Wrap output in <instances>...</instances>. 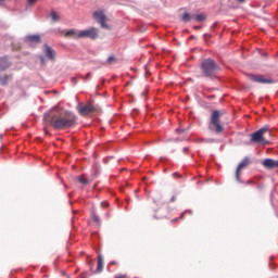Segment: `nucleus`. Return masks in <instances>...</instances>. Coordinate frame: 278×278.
<instances>
[{"instance_id": "nucleus-1", "label": "nucleus", "mask_w": 278, "mask_h": 278, "mask_svg": "<svg viewBox=\"0 0 278 278\" xmlns=\"http://www.w3.org/2000/svg\"><path fill=\"white\" fill-rule=\"evenodd\" d=\"M43 123L50 125L56 131H62L77 125V115L71 111L55 106L43 114Z\"/></svg>"}, {"instance_id": "nucleus-2", "label": "nucleus", "mask_w": 278, "mask_h": 278, "mask_svg": "<svg viewBox=\"0 0 278 278\" xmlns=\"http://www.w3.org/2000/svg\"><path fill=\"white\" fill-rule=\"evenodd\" d=\"M200 68L202 75L208 79H216V74L220 71V66H218L212 59L203 60Z\"/></svg>"}, {"instance_id": "nucleus-3", "label": "nucleus", "mask_w": 278, "mask_h": 278, "mask_svg": "<svg viewBox=\"0 0 278 278\" xmlns=\"http://www.w3.org/2000/svg\"><path fill=\"white\" fill-rule=\"evenodd\" d=\"M220 116H223L220 111L215 110L212 112L210 129L211 131H215V134H223L225 131V127L220 125Z\"/></svg>"}, {"instance_id": "nucleus-4", "label": "nucleus", "mask_w": 278, "mask_h": 278, "mask_svg": "<svg viewBox=\"0 0 278 278\" xmlns=\"http://www.w3.org/2000/svg\"><path fill=\"white\" fill-rule=\"evenodd\" d=\"M266 134H270V128L268 126L262 127L251 136V142H255L256 144H268V140H266Z\"/></svg>"}, {"instance_id": "nucleus-5", "label": "nucleus", "mask_w": 278, "mask_h": 278, "mask_svg": "<svg viewBox=\"0 0 278 278\" xmlns=\"http://www.w3.org/2000/svg\"><path fill=\"white\" fill-rule=\"evenodd\" d=\"M93 18L94 21L100 23L102 29H110V26L108 25V17L105 16V13H103L102 10L93 12Z\"/></svg>"}, {"instance_id": "nucleus-6", "label": "nucleus", "mask_w": 278, "mask_h": 278, "mask_svg": "<svg viewBox=\"0 0 278 278\" xmlns=\"http://www.w3.org/2000/svg\"><path fill=\"white\" fill-rule=\"evenodd\" d=\"M97 110H99V106L94 105L93 102L78 106L80 116H88V114H92L93 112H97Z\"/></svg>"}, {"instance_id": "nucleus-7", "label": "nucleus", "mask_w": 278, "mask_h": 278, "mask_svg": "<svg viewBox=\"0 0 278 278\" xmlns=\"http://www.w3.org/2000/svg\"><path fill=\"white\" fill-rule=\"evenodd\" d=\"M80 38H90V40H97L99 38V30L94 27L86 29V30H79Z\"/></svg>"}, {"instance_id": "nucleus-8", "label": "nucleus", "mask_w": 278, "mask_h": 278, "mask_svg": "<svg viewBox=\"0 0 278 278\" xmlns=\"http://www.w3.org/2000/svg\"><path fill=\"white\" fill-rule=\"evenodd\" d=\"M248 79L250 81H255L256 84H273V79L270 78H264L262 75H254V74H248L247 75Z\"/></svg>"}, {"instance_id": "nucleus-9", "label": "nucleus", "mask_w": 278, "mask_h": 278, "mask_svg": "<svg viewBox=\"0 0 278 278\" xmlns=\"http://www.w3.org/2000/svg\"><path fill=\"white\" fill-rule=\"evenodd\" d=\"M249 164H251V161L249 160V157H244L241 163L238 165L237 170H236V180L240 181V172L244 170V168H247V166H249Z\"/></svg>"}, {"instance_id": "nucleus-10", "label": "nucleus", "mask_w": 278, "mask_h": 278, "mask_svg": "<svg viewBox=\"0 0 278 278\" xmlns=\"http://www.w3.org/2000/svg\"><path fill=\"white\" fill-rule=\"evenodd\" d=\"M43 54L48 60H50V62H55V50H53L49 45L43 46Z\"/></svg>"}, {"instance_id": "nucleus-11", "label": "nucleus", "mask_w": 278, "mask_h": 278, "mask_svg": "<svg viewBox=\"0 0 278 278\" xmlns=\"http://www.w3.org/2000/svg\"><path fill=\"white\" fill-rule=\"evenodd\" d=\"M11 66L12 63L8 56L0 58V72L8 71Z\"/></svg>"}, {"instance_id": "nucleus-12", "label": "nucleus", "mask_w": 278, "mask_h": 278, "mask_svg": "<svg viewBox=\"0 0 278 278\" xmlns=\"http://www.w3.org/2000/svg\"><path fill=\"white\" fill-rule=\"evenodd\" d=\"M13 79H14V75L12 74H4V75L0 74L1 86H8V84H10V81H12Z\"/></svg>"}, {"instance_id": "nucleus-13", "label": "nucleus", "mask_w": 278, "mask_h": 278, "mask_svg": "<svg viewBox=\"0 0 278 278\" xmlns=\"http://www.w3.org/2000/svg\"><path fill=\"white\" fill-rule=\"evenodd\" d=\"M65 38H74V40H79V30L70 29L65 33Z\"/></svg>"}, {"instance_id": "nucleus-14", "label": "nucleus", "mask_w": 278, "mask_h": 278, "mask_svg": "<svg viewBox=\"0 0 278 278\" xmlns=\"http://www.w3.org/2000/svg\"><path fill=\"white\" fill-rule=\"evenodd\" d=\"M26 42H33L35 45H40L41 38L39 35H28V36H26Z\"/></svg>"}, {"instance_id": "nucleus-15", "label": "nucleus", "mask_w": 278, "mask_h": 278, "mask_svg": "<svg viewBox=\"0 0 278 278\" xmlns=\"http://www.w3.org/2000/svg\"><path fill=\"white\" fill-rule=\"evenodd\" d=\"M262 165L264 166V168H267V170H273L274 166H275V160H273V159H265L262 162Z\"/></svg>"}, {"instance_id": "nucleus-16", "label": "nucleus", "mask_w": 278, "mask_h": 278, "mask_svg": "<svg viewBox=\"0 0 278 278\" xmlns=\"http://www.w3.org/2000/svg\"><path fill=\"white\" fill-rule=\"evenodd\" d=\"M97 273H101L103 270V255L99 254L98 264H97Z\"/></svg>"}, {"instance_id": "nucleus-17", "label": "nucleus", "mask_w": 278, "mask_h": 278, "mask_svg": "<svg viewBox=\"0 0 278 278\" xmlns=\"http://www.w3.org/2000/svg\"><path fill=\"white\" fill-rule=\"evenodd\" d=\"M78 181L83 185V186H88L89 181H88V177L86 175H81L78 177Z\"/></svg>"}, {"instance_id": "nucleus-18", "label": "nucleus", "mask_w": 278, "mask_h": 278, "mask_svg": "<svg viewBox=\"0 0 278 278\" xmlns=\"http://www.w3.org/2000/svg\"><path fill=\"white\" fill-rule=\"evenodd\" d=\"M50 16H51L52 23H58V21H60V15H58L55 11H51Z\"/></svg>"}, {"instance_id": "nucleus-19", "label": "nucleus", "mask_w": 278, "mask_h": 278, "mask_svg": "<svg viewBox=\"0 0 278 278\" xmlns=\"http://www.w3.org/2000/svg\"><path fill=\"white\" fill-rule=\"evenodd\" d=\"M91 218H92L93 223H96L97 225H101V218H99V215H97L96 212H92Z\"/></svg>"}, {"instance_id": "nucleus-20", "label": "nucleus", "mask_w": 278, "mask_h": 278, "mask_svg": "<svg viewBox=\"0 0 278 278\" xmlns=\"http://www.w3.org/2000/svg\"><path fill=\"white\" fill-rule=\"evenodd\" d=\"M184 23H190V21H192V15H190V13H185L182 14V18Z\"/></svg>"}, {"instance_id": "nucleus-21", "label": "nucleus", "mask_w": 278, "mask_h": 278, "mask_svg": "<svg viewBox=\"0 0 278 278\" xmlns=\"http://www.w3.org/2000/svg\"><path fill=\"white\" fill-rule=\"evenodd\" d=\"M205 15L203 14H198L195 15V21H198V23H203V21H205Z\"/></svg>"}, {"instance_id": "nucleus-22", "label": "nucleus", "mask_w": 278, "mask_h": 278, "mask_svg": "<svg viewBox=\"0 0 278 278\" xmlns=\"http://www.w3.org/2000/svg\"><path fill=\"white\" fill-rule=\"evenodd\" d=\"M106 62H108V64H114V62H116V58L115 56H109Z\"/></svg>"}, {"instance_id": "nucleus-23", "label": "nucleus", "mask_w": 278, "mask_h": 278, "mask_svg": "<svg viewBox=\"0 0 278 278\" xmlns=\"http://www.w3.org/2000/svg\"><path fill=\"white\" fill-rule=\"evenodd\" d=\"M115 278H129L127 275L118 274L115 276Z\"/></svg>"}, {"instance_id": "nucleus-24", "label": "nucleus", "mask_w": 278, "mask_h": 278, "mask_svg": "<svg viewBox=\"0 0 278 278\" xmlns=\"http://www.w3.org/2000/svg\"><path fill=\"white\" fill-rule=\"evenodd\" d=\"M38 0H28V5H36Z\"/></svg>"}, {"instance_id": "nucleus-25", "label": "nucleus", "mask_w": 278, "mask_h": 278, "mask_svg": "<svg viewBox=\"0 0 278 278\" xmlns=\"http://www.w3.org/2000/svg\"><path fill=\"white\" fill-rule=\"evenodd\" d=\"M39 60H40L41 64H46L47 63V60H45V56H42V55L39 56Z\"/></svg>"}, {"instance_id": "nucleus-26", "label": "nucleus", "mask_w": 278, "mask_h": 278, "mask_svg": "<svg viewBox=\"0 0 278 278\" xmlns=\"http://www.w3.org/2000/svg\"><path fill=\"white\" fill-rule=\"evenodd\" d=\"M274 168H278V160L277 161L274 160Z\"/></svg>"}, {"instance_id": "nucleus-27", "label": "nucleus", "mask_w": 278, "mask_h": 278, "mask_svg": "<svg viewBox=\"0 0 278 278\" xmlns=\"http://www.w3.org/2000/svg\"><path fill=\"white\" fill-rule=\"evenodd\" d=\"M238 3H244L247 0H237Z\"/></svg>"}, {"instance_id": "nucleus-28", "label": "nucleus", "mask_w": 278, "mask_h": 278, "mask_svg": "<svg viewBox=\"0 0 278 278\" xmlns=\"http://www.w3.org/2000/svg\"><path fill=\"white\" fill-rule=\"evenodd\" d=\"M108 205H110V204L105 203V206H104V204L102 203V206H104V207H108Z\"/></svg>"}]
</instances>
